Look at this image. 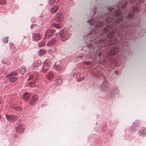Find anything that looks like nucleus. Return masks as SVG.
Instances as JSON below:
<instances>
[{
  "mask_svg": "<svg viewBox=\"0 0 146 146\" xmlns=\"http://www.w3.org/2000/svg\"><path fill=\"white\" fill-rule=\"evenodd\" d=\"M7 37H6L3 40V42L4 43H7L8 41V40L7 38Z\"/></svg>",
  "mask_w": 146,
  "mask_h": 146,
  "instance_id": "34",
  "label": "nucleus"
},
{
  "mask_svg": "<svg viewBox=\"0 0 146 146\" xmlns=\"http://www.w3.org/2000/svg\"><path fill=\"white\" fill-rule=\"evenodd\" d=\"M111 96L113 98H114V97H115V94H113V96Z\"/></svg>",
  "mask_w": 146,
  "mask_h": 146,
  "instance_id": "48",
  "label": "nucleus"
},
{
  "mask_svg": "<svg viewBox=\"0 0 146 146\" xmlns=\"http://www.w3.org/2000/svg\"><path fill=\"white\" fill-rule=\"evenodd\" d=\"M28 84L32 87H33L36 86L33 82L29 83H28Z\"/></svg>",
  "mask_w": 146,
  "mask_h": 146,
  "instance_id": "32",
  "label": "nucleus"
},
{
  "mask_svg": "<svg viewBox=\"0 0 146 146\" xmlns=\"http://www.w3.org/2000/svg\"><path fill=\"white\" fill-rule=\"evenodd\" d=\"M107 40V39L105 40H103L102 39H101L100 40V42H99V47H100L101 45L100 44H102V43H103L104 44H105L106 43L107 40Z\"/></svg>",
  "mask_w": 146,
  "mask_h": 146,
  "instance_id": "27",
  "label": "nucleus"
},
{
  "mask_svg": "<svg viewBox=\"0 0 146 146\" xmlns=\"http://www.w3.org/2000/svg\"><path fill=\"white\" fill-rule=\"evenodd\" d=\"M62 64L61 63L57 64H56L55 66L56 69L58 71H61L62 70Z\"/></svg>",
  "mask_w": 146,
  "mask_h": 146,
  "instance_id": "18",
  "label": "nucleus"
},
{
  "mask_svg": "<svg viewBox=\"0 0 146 146\" xmlns=\"http://www.w3.org/2000/svg\"><path fill=\"white\" fill-rule=\"evenodd\" d=\"M119 51L120 52V51L119 50L118 48L116 47H113L111 49L110 53V54L113 55L116 54Z\"/></svg>",
  "mask_w": 146,
  "mask_h": 146,
  "instance_id": "9",
  "label": "nucleus"
},
{
  "mask_svg": "<svg viewBox=\"0 0 146 146\" xmlns=\"http://www.w3.org/2000/svg\"><path fill=\"white\" fill-rule=\"evenodd\" d=\"M36 96L35 95L33 97L30 101L31 104L32 105H35L36 103Z\"/></svg>",
  "mask_w": 146,
  "mask_h": 146,
  "instance_id": "14",
  "label": "nucleus"
},
{
  "mask_svg": "<svg viewBox=\"0 0 146 146\" xmlns=\"http://www.w3.org/2000/svg\"><path fill=\"white\" fill-rule=\"evenodd\" d=\"M84 77H82V78H80L77 79V82H80L81 81L84 80Z\"/></svg>",
  "mask_w": 146,
  "mask_h": 146,
  "instance_id": "31",
  "label": "nucleus"
},
{
  "mask_svg": "<svg viewBox=\"0 0 146 146\" xmlns=\"http://www.w3.org/2000/svg\"><path fill=\"white\" fill-rule=\"evenodd\" d=\"M109 85L108 82L105 81L100 86V88L102 92H105L108 91Z\"/></svg>",
  "mask_w": 146,
  "mask_h": 146,
  "instance_id": "4",
  "label": "nucleus"
},
{
  "mask_svg": "<svg viewBox=\"0 0 146 146\" xmlns=\"http://www.w3.org/2000/svg\"><path fill=\"white\" fill-rule=\"evenodd\" d=\"M54 20L57 22L60 23L64 20V17L62 13L58 12L56 13L54 16Z\"/></svg>",
  "mask_w": 146,
  "mask_h": 146,
  "instance_id": "5",
  "label": "nucleus"
},
{
  "mask_svg": "<svg viewBox=\"0 0 146 146\" xmlns=\"http://www.w3.org/2000/svg\"><path fill=\"white\" fill-rule=\"evenodd\" d=\"M140 124V123L139 121L136 120L134 122L133 124L131 130L133 131L136 130L138 128Z\"/></svg>",
  "mask_w": 146,
  "mask_h": 146,
  "instance_id": "7",
  "label": "nucleus"
},
{
  "mask_svg": "<svg viewBox=\"0 0 146 146\" xmlns=\"http://www.w3.org/2000/svg\"><path fill=\"white\" fill-rule=\"evenodd\" d=\"M18 73L16 71H13L11 72L10 73L8 74L6 76L8 77V76H17L18 75Z\"/></svg>",
  "mask_w": 146,
  "mask_h": 146,
  "instance_id": "22",
  "label": "nucleus"
},
{
  "mask_svg": "<svg viewBox=\"0 0 146 146\" xmlns=\"http://www.w3.org/2000/svg\"><path fill=\"white\" fill-rule=\"evenodd\" d=\"M9 45H11V46H14V44L13 43H10L9 44Z\"/></svg>",
  "mask_w": 146,
  "mask_h": 146,
  "instance_id": "46",
  "label": "nucleus"
},
{
  "mask_svg": "<svg viewBox=\"0 0 146 146\" xmlns=\"http://www.w3.org/2000/svg\"><path fill=\"white\" fill-rule=\"evenodd\" d=\"M45 44V42L44 41H42L40 42H38V46L40 47L44 46Z\"/></svg>",
  "mask_w": 146,
  "mask_h": 146,
  "instance_id": "26",
  "label": "nucleus"
},
{
  "mask_svg": "<svg viewBox=\"0 0 146 146\" xmlns=\"http://www.w3.org/2000/svg\"><path fill=\"white\" fill-rule=\"evenodd\" d=\"M120 39H120V40H119V42L121 41V40H122V39H121V38H120Z\"/></svg>",
  "mask_w": 146,
  "mask_h": 146,
  "instance_id": "51",
  "label": "nucleus"
},
{
  "mask_svg": "<svg viewBox=\"0 0 146 146\" xmlns=\"http://www.w3.org/2000/svg\"><path fill=\"white\" fill-rule=\"evenodd\" d=\"M17 79V78L16 77L10 76L8 78L9 81L11 82H16Z\"/></svg>",
  "mask_w": 146,
  "mask_h": 146,
  "instance_id": "16",
  "label": "nucleus"
},
{
  "mask_svg": "<svg viewBox=\"0 0 146 146\" xmlns=\"http://www.w3.org/2000/svg\"><path fill=\"white\" fill-rule=\"evenodd\" d=\"M56 40L54 38H53L49 41L47 44V45L50 46L55 44L56 42Z\"/></svg>",
  "mask_w": 146,
  "mask_h": 146,
  "instance_id": "17",
  "label": "nucleus"
},
{
  "mask_svg": "<svg viewBox=\"0 0 146 146\" xmlns=\"http://www.w3.org/2000/svg\"><path fill=\"white\" fill-rule=\"evenodd\" d=\"M123 48H124V46H123Z\"/></svg>",
  "mask_w": 146,
  "mask_h": 146,
  "instance_id": "52",
  "label": "nucleus"
},
{
  "mask_svg": "<svg viewBox=\"0 0 146 146\" xmlns=\"http://www.w3.org/2000/svg\"><path fill=\"white\" fill-rule=\"evenodd\" d=\"M129 2L130 3L133 4L135 3L136 1V4L139 5L142 4L143 2V0H128Z\"/></svg>",
  "mask_w": 146,
  "mask_h": 146,
  "instance_id": "11",
  "label": "nucleus"
},
{
  "mask_svg": "<svg viewBox=\"0 0 146 146\" xmlns=\"http://www.w3.org/2000/svg\"><path fill=\"white\" fill-rule=\"evenodd\" d=\"M56 0H49V3L51 5H53L55 2Z\"/></svg>",
  "mask_w": 146,
  "mask_h": 146,
  "instance_id": "30",
  "label": "nucleus"
},
{
  "mask_svg": "<svg viewBox=\"0 0 146 146\" xmlns=\"http://www.w3.org/2000/svg\"><path fill=\"white\" fill-rule=\"evenodd\" d=\"M106 63V61L105 60H101L99 63L100 64L104 65Z\"/></svg>",
  "mask_w": 146,
  "mask_h": 146,
  "instance_id": "33",
  "label": "nucleus"
},
{
  "mask_svg": "<svg viewBox=\"0 0 146 146\" xmlns=\"http://www.w3.org/2000/svg\"><path fill=\"white\" fill-rule=\"evenodd\" d=\"M30 95L31 94L30 93L28 92H26L23 94V98L24 100L27 101H28L30 96Z\"/></svg>",
  "mask_w": 146,
  "mask_h": 146,
  "instance_id": "15",
  "label": "nucleus"
},
{
  "mask_svg": "<svg viewBox=\"0 0 146 146\" xmlns=\"http://www.w3.org/2000/svg\"><path fill=\"white\" fill-rule=\"evenodd\" d=\"M125 15H126V13H123V15H125Z\"/></svg>",
  "mask_w": 146,
  "mask_h": 146,
  "instance_id": "50",
  "label": "nucleus"
},
{
  "mask_svg": "<svg viewBox=\"0 0 146 146\" xmlns=\"http://www.w3.org/2000/svg\"><path fill=\"white\" fill-rule=\"evenodd\" d=\"M127 2L126 1H121L119 2V4L117 5V7L118 8L120 7L121 9H123L125 7L126 5Z\"/></svg>",
  "mask_w": 146,
  "mask_h": 146,
  "instance_id": "12",
  "label": "nucleus"
},
{
  "mask_svg": "<svg viewBox=\"0 0 146 146\" xmlns=\"http://www.w3.org/2000/svg\"><path fill=\"white\" fill-rule=\"evenodd\" d=\"M5 117L9 121L14 122L16 121L19 118V117L16 115L10 114L5 115Z\"/></svg>",
  "mask_w": 146,
  "mask_h": 146,
  "instance_id": "3",
  "label": "nucleus"
},
{
  "mask_svg": "<svg viewBox=\"0 0 146 146\" xmlns=\"http://www.w3.org/2000/svg\"><path fill=\"white\" fill-rule=\"evenodd\" d=\"M51 63L49 61H47L43 63V66L42 68L43 72L46 73L48 70V68L50 66Z\"/></svg>",
  "mask_w": 146,
  "mask_h": 146,
  "instance_id": "6",
  "label": "nucleus"
},
{
  "mask_svg": "<svg viewBox=\"0 0 146 146\" xmlns=\"http://www.w3.org/2000/svg\"><path fill=\"white\" fill-rule=\"evenodd\" d=\"M54 31L52 29L48 30L45 33V36L46 37H48L52 35L54 33Z\"/></svg>",
  "mask_w": 146,
  "mask_h": 146,
  "instance_id": "13",
  "label": "nucleus"
},
{
  "mask_svg": "<svg viewBox=\"0 0 146 146\" xmlns=\"http://www.w3.org/2000/svg\"><path fill=\"white\" fill-rule=\"evenodd\" d=\"M140 9L139 7H137L128 13V16H126L125 18L124 24H120L118 25L119 23H120L123 20V17H120L115 20V17L119 16L122 13V11L120 9L116 10L114 12V15L110 14L109 16L106 19L104 22L106 23H109L111 24V26L108 25L104 29L103 31L104 33H107L109 31L112 30V31L108 33L107 35V37L109 39L113 38L109 40L108 44H114L118 42L119 38H117L118 37H121L123 36V32L127 30V33L130 30H131V27L132 25L130 23V22L127 19L128 18H132L133 16L135 13H137L139 11ZM89 22L91 25L94 24L95 28H98L100 27L103 26V23L100 22L96 21L94 19H90V21H88Z\"/></svg>",
  "mask_w": 146,
  "mask_h": 146,
  "instance_id": "1",
  "label": "nucleus"
},
{
  "mask_svg": "<svg viewBox=\"0 0 146 146\" xmlns=\"http://www.w3.org/2000/svg\"><path fill=\"white\" fill-rule=\"evenodd\" d=\"M56 35L58 36H60V39L62 41H64L68 39L67 34L66 33H61L60 34L58 33Z\"/></svg>",
  "mask_w": 146,
  "mask_h": 146,
  "instance_id": "8",
  "label": "nucleus"
},
{
  "mask_svg": "<svg viewBox=\"0 0 146 146\" xmlns=\"http://www.w3.org/2000/svg\"><path fill=\"white\" fill-rule=\"evenodd\" d=\"M56 48L54 47L53 48L50 49L48 50V52L50 53H54L55 52Z\"/></svg>",
  "mask_w": 146,
  "mask_h": 146,
  "instance_id": "28",
  "label": "nucleus"
},
{
  "mask_svg": "<svg viewBox=\"0 0 146 146\" xmlns=\"http://www.w3.org/2000/svg\"><path fill=\"white\" fill-rule=\"evenodd\" d=\"M53 77V75L52 73L49 72L47 75V78L49 80H50Z\"/></svg>",
  "mask_w": 146,
  "mask_h": 146,
  "instance_id": "23",
  "label": "nucleus"
},
{
  "mask_svg": "<svg viewBox=\"0 0 146 146\" xmlns=\"http://www.w3.org/2000/svg\"><path fill=\"white\" fill-rule=\"evenodd\" d=\"M84 63L87 65H88L90 64V62L88 61L85 62H84Z\"/></svg>",
  "mask_w": 146,
  "mask_h": 146,
  "instance_id": "40",
  "label": "nucleus"
},
{
  "mask_svg": "<svg viewBox=\"0 0 146 146\" xmlns=\"http://www.w3.org/2000/svg\"><path fill=\"white\" fill-rule=\"evenodd\" d=\"M62 82V80L60 78H58L55 80V84L58 86L61 84Z\"/></svg>",
  "mask_w": 146,
  "mask_h": 146,
  "instance_id": "19",
  "label": "nucleus"
},
{
  "mask_svg": "<svg viewBox=\"0 0 146 146\" xmlns=\"http://www.w3.org/2000/svg\"><path fill=\"white\" fill-rule=\"evenodd\" d=\"M139 132L140 135H146V127H141L139 130Z\"/></svg>",
  "mask_w": 146,
  "mask_h": 146,
  "instance_id": "10",
  "label": "nucleus"
},
{
  "mask_svg": "<svg viewBox=\"0 0 146 146\" xmlns=\"http://www.w3.org/2000/svg\"><path fill=\"white\" fill-rule=\"evenodd\" d=\"M37 64H38V65L40 64H42V62L40 60H38L37 61Z\"/></svg>",
  "mask_w": 146,
  "mask_h": 146,
  "instance_id": "39",
  "label": "nucleus"
},
{
  "mask_svg": "<svg viewBox=\"0 0 146 146\" xmlns=\"http://www.w3.org/2000/svg\"><path fill=\"white\" fill-rule=\"evenodd\" d=\"M116 92H115V93H118V92H119V90H118V89H116Z\"/></svg>",
  "mask_w": 146,
  "mask_h": 146,
  "instance_id": "45",
  "label": "nucleus"
},
{
  "mask_svg": "<svg viewBox=\"0 0 146 146\" xmlns=\"http://www.w3.org/2000/svg\"><path fill=\"white\" fill-rule=\"evenodd\" d=\"M41 36L39 34H37V41L40 40L41 38Z\"/></svg>",
  "mask_w": 146,
  "mask_h": 146,
  "instance_id": "38",
  "label": "nucleus"
},
{
  "mask_svg": "<svg viewBox=\"0 0 146 146\" xmlns=\"http://www.w3.org/2000/svg\"><path fill=\"white\" fill-rule=\"evenodd\" d=\"M46 52L44 50L40 49L38 52V54L39 56H41L45 54Z\"/></svg>",
  "mask_w": 146,
  "mask_h": 146,
  "instance_id": "24",
  "label": "nucleus"
},
{
  "mask_svg": "<svg viewBox=\"0 0 146 146\" xmlns=\"http://www.w3.org/2000/svg\"><path fill=\"white\" fill-rule=\"evenodd\" d=\"M35 25L32 24L31 25L30 27L31 28H32L34 26V25Z\"/></svg>",
  "mask_w": 146,
  "mask_h": 146,
  "instance_id": "44",
  "label": "nucleus"
},
{
  "mask_svg": "<svg viewBox=\"0 0 146 146\" xmlns=\"http://www.w3.org/2000/svg\"><path fill=\"white\" fill-rule=\"evenodd\" d=\"M15 110L16 111H20L21 110V109L20 107L17 106L16 107Z\"/></svg>",
  "mask_w": 146,
  "mask_h": 146,
  "instance_id": "36",
  "label": "nucleus"
},
{
  "mask_svg": "<svg viewBox=\"0 0 146 146\" xmlns=\"http://www.w3.org/2000/svg\"><path fill=\"white\" fill-rule=\"evenodd\" d=\"M58 8L59 7L58 6L55 5L51 9L50 11L52 13H55L57 11Z\"/></svg>",
  "mask_w": 146,
  "mask_h": 146,
  "instance_id": "21",
  "label": "nucleus"
},
{
  "mask_svg": "<svg viewBox=\"0 0 146 146\" xmlns=\"http://www.w3.org/2000/svg\"><path fill=\"white\" fill-rule=\"evenodd\" d=\"M90 34L94 35L96 37H99L100 35L99 33L97 32V30L95 31L94 30H93L91 31Z\"/></svg>",
  "mask_w": 146,
  "mask_h": 146,
  "instance_id": "20",
  "label": "nucleus"
},
{
  "mask_svg": "<svg viewBox=\"0 0 146 146\" xmlns=\"http://www.w3.org/2000/svg\"><path fill=\"white\" fill-rule=\"evenodd\" d=\"M36 62H35L33 64V65L34 67H35L36 66Z\"/></svg>",
  "mask_w": 146,
  "mask_h": 146,
  "instance_id": "43",
  "label": "nucleus"
},
{
  "mask_svg": "<svg viewBox=\"0 0 146 146\" xmlns=\"http://www.w3.org/2000/svg\"><path fill=\"white\" fill-rule=\"evenodd\" d=\"M16 107H15V106H13L12 107V108H13V109H14L15 110Z\"/></svg>",
  "mask_w": 146,
  "mask_h": 146,
  "instance_id": "49",
  "label": "nucleus"
},
{
  "mask_svg": "<svg viewBox=\"0 0 146 146\" xmlns=\"http://www.w3.org/2000/svg\"><path fill=\"white\" fill-rule=\"evenodd\" d=\"M98 55L99 57H101L102 56V55L101 53L100 52L98 54Z\"/></svg>",
  "mask_w": 146,
  "mask_h": 146,
  "instance_id": "42",
  "label": "nucleus"
},
{
  "mask_svg": "<svg viewBox=\"0 0 146 146\" xmlns=\"http://www.w3.org/2000/svg\"><path fill=\"white\" fill-rule=\"evenodd\" d=\"M76 74V73H73V75H72L73 77H74V75H75Z\"/></svg>",
  "mask_w": 146,
  "mask_h": 146,
  "instance_id": "47",
  "label": "nucleus"
},
{
  "mask_svg": "<svg viewBox=\"0 0 146 146\" xmlns=\"http://www.w3.org/2000/svg\"><path fill=\"white\" fill-rule=\"evenodd\" d=\"M6 2L5 0L3 1H0V4L1 5H5L6 4Z\"/></svg>",
  "mask_w": 146,
  "mask_h": 146,
  "instance_id": "35",
  "label": "nucleus"
},
{
  "mask_svg": "<svg viewBox=\"0 0 146 146\" xmlns=\"http://www.w3.org/2000/svg\"><path fill=\"white\" fill-rule=\"evenodd\" d=\"M21 123V120H18L16 125V131L19 133H23L25 129V126Z\"/></svg>",
  "mask_w": 146,
  "mask_h": 146,
  "instance_id": "2",
  "label": "nucleus"
},
{
  "mask_svg": "<svg viewBox=\"0 0 146 146\" xmlns=\"http://www.w3.org/2000/svg\"><path fill=\"white\" fill-rule=\"evenodd\" d=\"M33 39L35 40V41H36V34H35L33 35Z\"/></svg>",
  "mask_w": 146,
  "mask_h": 146,
  "instance_id": "37",
  "label": "nucleus"
},
{
  "mask_svg": "<svg viewBox=\"0 0 146 146\" xmlns=\"http://www.w3.org/2000/svg\"><path fill=\"white\" fill-rule=\"evenodd\" d=\"M1 118V117H0V118Z\"/></svg>",
  "mask_w": 146,
  "mask_h": 146,
  "instance_id": "53",
  "label": "nucleus"
},
{
  "mask_svg": "<svg viewBox=\"0 0 146 146\" xmlns=\"http://www.w3.org/2000/svg\"><path fill=\"white\" fill-rule=\"evenodd\" d=\"M26 71L25 68L24 66H22L20 69V73L23 74Z\"/></svg>",
  "mask_w": 146,
  "mask_h": 146,
  "instance_id": "25",
  "label": "nucleus"
},
{
  "mask_svg": "<svg viewBox=\"0 0 146 146\" xmlns=\"http://www.w3.org/2000/svg\"><path fill=\"white\" fill-rule=\"evenodd\" d=\"M53 25L56 28L60 29L61 28V27L58 24H53Z\"/></svg>",
  "mask_w": 146,
  "mask_h": 146,
  "instance_id": "29",
  "label": "nucleus"
},
{
  "mask_svg": "<svg viewBox=\"0 0 146 146\" xmlns=\"http://www.w3.org/2000/svg\"><path fill=\"white\" fill-rule=\"evenodd\" d=\"M108 9L109 11H111L113 10V9L112 7H109L108 8Z\"/></svg>",
  "mask_w": 146,
  "mask_h": 146,
  "instance_id": "41",
  "label": "nucleus"
}]
</instances>
